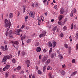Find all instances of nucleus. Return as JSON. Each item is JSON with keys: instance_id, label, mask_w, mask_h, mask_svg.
<instances>
[{"instance_id": "nucleus-47", "label": "nucleus", "mask_w": 78, "mask_h": 78, "mask_svg": "<svg viewBox=\"0 0 78 78\" xmlns=\"http://www.w3.org/2000/svg\"><path fill=\"white\" fill-rule=\"evenodd\" d=\"M25 10H26V9H25V8L24 7L23 8V12L24 13L25 12Z\"/></svg>"}, {"instance_id": "nucleus-37", "label": "nucleus", "mask_w": 78, "mask_h": 78, "mask_svg": "<svg viewBox=\"0 0 78 78\" xmlns=\"http://www.w3.org/2000/svg\"><path fill=\"white\" fill-rule=\"evenodd\" d=\"M71 29H73V23H72L71 24Z\"/></svg>"}, {"instance_id": "nucleus-45", "label": "nucleus", "mask_w": 78, "mask_h": 78, "mask_svg": "<svg viewBox=\"0 0 78 78\" xmlns=\"http://www.w3.org/2000/svg\"><path fill=\"white\" fill-rule=\"evenodd\" d=\"M57 7L58 6L56 5H55V6L54 7V8H55V9H56Z\"/></svg>"}, {"instance_id": "nucleus-32", "label": "nucleus", "mask_w": 78, "mask_h": 78, "mask_svg": "<svg viewBox=\"0 0 78 78\" xmlns=\"http://www.w3.org/2000/svg\"><path fill=\"white\" fill-rule=\"evenodd\" d=\"M31 41V39H28L27 41V43H30V42Z\"/></svg>"}, {"instance_id": "nucleus-43", "label": "nucleus", "mask_w": 78, "mask_h": 78, "mask_svg": "<svg viewBox=\"0 0 78 78\" xmlns=\"http://www.w3.org/2000/svg\"><path fill=\"white\" fill-rule=\"evenodd\" d=\"M75 59H73L72 60V62L73 63H75Z\"/></svg>"}, {"instance_id": "nucleus-38", "label": "nucleus", "mask_w": 78, "mask_h": 78, "mask_svg": "<svg viewBox=\"0 0 78 78\" xmlns=\"http://www.w3.org/2000/svg\"><path fill=\"white\" fill-rule=\"evenodd\" d=\"M9 35H11L12 34V30H10L9 31Z\"/></svg>"}, {"instance_id": "nucleus-58", "label": "nucleus", "mask_w": 78, "mask_h": 78, "mask_svg": "<svg viewBox=\"0 0 78 78\" xmlns=\"http://www.w3.org/2000/svg\"><path fill=\"white\" fill-rule=\"evenodd\" d=\"M22 39H25V36H23L22 37Z\"/></svg>"}, {"instance_id": "nucleus-1", "label": "nucleus", "mask_w": 78, "mask_h": 78, "mask_svg": "<svg viewBox=\"0 0 78 78\" xmlns=\"http://www.w3.org/2000/svg\"><path fill=\"white\" fill-rule=\"evenodd\" d=\"M4 23H5V27H6V28L8 27V28L7 29V31H9V28H10V27H11V23L8 21L7 19H5Z\"/></svg>"}, {"instance_id": "nucleus-17", "label": "nucleus", "mask_w": 78, "mask_h": 78, "mask_svg": "<svg viewBox=\"0 0 78 78\" xmlns=\"http://www.w3.org/2000/svg\"><path fill=\"white\" fill-rule=\"evenodd\" d=\"M52 69V68L50 66H49L47 69L48 70H51Z\"/></svg>"}, {"instance_id": "nucleus-15", "label": "nucleus", "mask_w": 78, "mask_h": 78, "mask_svg": "<svg viewBox=\"0 0 78 78\" xmlns=\"http://www.w3.org/2000/svg\"><path fill=\"white\" fill-rule=\"evenodd\" d=\"M53 45H52V46L54 48H55V47H56V43L54 41L53 43Z\"/></svg>"}, {"instance_id": "nucleus-11", "label": "nucleus", "mask_w": 78, "mask_h": 78, "mask_svg": "<svg viewBox=\"0 0 78 78\" xmlns=\"http://www.w3.org/2000/svg\"><path fill=\"white\" fill-rule=\"evenodd\" d=\"M52 74L51 73H50L48 74V76L49 78H54V76H52Z\"/></svg>"}, {"instance_id": "nucleus-29", "label": "nucleus", "mask_w": 78, "mask_h": 78, "mask_svg": "<svg viewBox=\"0 0 78 78\" xmlns=\"http://www.w3.org/2000/svg\"><path fill=\"white\" fill-rule=\"evenodd\" d=\"M44 36V35H43L42 34H41L40 35H39V37H43Z\"/></svg>"}, {"instance_id": "nucleus-24", "label": "nucleus", "mask_w": 78, "mask_h": 78, "mask_svg": "<svg viewBox=\"0 0 78 78\" xmlns=\"http://www.w3.org/2000/svg\"><path fill=\"white\" fill-rule=\"evenodd\" d=\"M51 51H52V48H51L49 51V55L50 54H51Z\"/></svg>"}, {"instance_id": "nucleus-9", "label": "nucleus", "mask_w": 78, "mask_h": 78, "mask_svg": "<svg viewBox=\"0 0 78 78\" xmlns=\"http://www.w3.org/2000/svg\"><path fill=\"white\" fill-rule=\"evenodd\" d=\"M41 50V48L40 47H38L37 48L36 51L37 52H40Z\"/></svg>"}, {"instance_id": "nucleus-39", "label": "nucleus", "mask_w": 78, "mask_h": 78, "mask_svg": "<svg viewBox=\"0 0 78 78\" xmlns=\"http://www.w3.org/2000/svg\"><path fill=\"white\" fill-rule=\"evenodd\" d=\"M35 7H37V6H38V4H37V3H35Z\"/></svg>"}, {"instance_id": "nucleus-27", "label": "nucleus", "mask_w": 78, "mask_h": 78, "mask_svg": "<svg viewBox=\"0 0 78 78\" xmlns=\"http://www.w3.org/2000/svg\"><path fill=\"white\" fill-rule=\"evenodd\" d=\"M37 72L39 75H41L42 74V72L40 70H38Z\"/></svg>"}, {"instance_id": "nucleus-21", "label": "nucleus", "mask_w": 78, "mask_h": 78, "mask_svg": "<svg viewBox=\"0 0 78 78\" xmlns=\"http://www.w3.org/2000/svg\"><path fill=\"white\" fill-rule=\"evenodd\" d=\"M19 42L18 41H14V44H16V45H19Z\"/></svg>"}, {"instance_id": "nucleus-50", "label": "nucleus", "mask_w": 78, "mask_h": 78, "mask_svg": "<svg viewBox=\"0 0 78 78\" xmlns=\"http://www.w3.org/2000/svg\"><path fill=\"white\" fill-rule=\"evenodd\" d=\"M24 27H25V25H22V26L21 27V28L22 29H23V28H24Z\"/></svg>"}, {"instance_id": "nucleus-42", "label": "nucleus", "mask_w": 78, "mask_h": 78, "mask_svg": "<svg viewBox=\"0 0 78 78\" xmlns=\"http://www.w3.org/2000/svg\"><path fill=\"white\" fill-rule=\"evenodd\" d=\"M12 78H16V75L13 74L12 75Z\"/></svg>"}, {"instance_id": "nucleus-40", "label": "nucleus", "mask_w": 78, "mask_h": 78, "mask_svg": "<svg viewBox=\"0 0 78 78\" xmlns=\"http://www.w3.org/2000/svg\"><path fill=\"white\" fill-rule=\"evenodd\" d=\"M76 73H77L76 71H75L74 72H73V75H75L76 74Z\"/></svg>"}, {"instance_id": "nucleus-64", "label": "nucleus", "mask_w": 78, "mask_h": 78, "mask_svg": "<svg viewBox=\"0 0 78 78\" xmlns=\"http://www.w3.org/2000/svg\"><path fill=\"white\" fill-rule=\"evenodd\" d=\"M25 19H28V16H26L25 17Z\"/></svg>"}, {"instance_id": "nucleus-56", "label": "nucleus", "mask_w": 78, "mask_h": 78, "mask_svg": "<svg viewBox=\"0 0 78 78\" xmlns=\"http://www.w3.org/2000/svg\"><path fill=\"white\" fill-rule=\"evenodd\" d=\"M70 53H71V51L70 50H69V52H68V54L69 55H70Z\"/></svg>"}, {"instance_id": "nucleus-48", "label": "nucleus", "mask_w": 78, "mask_h": 78, "mask_svg": "<svg viewBox=\"0 0 78 78\" xmlns=\"http://www.w3.org/2000/svg\"><path fill=\"white\" fill-rule=\"evenodd\" d=\"M41 58H42V55H40L39 56V59H41Z\"/></svg>"}, {"instance_id": "nucleus-25", "label": "nucleus", "mask_w": 78, "mask_h": 78, "mask_svg": "<svg viewBox=\"0 0 78 78\" xmlns=\"http://www.w3.org/2000/svg\"><path fill=\"white\" fill-rule=\"evenodd\" d=\"M12 62L13 63H16V60L14 59H13L12 60Z\"/></svg>"}, {"instance_id": "nucleus-5", "label": "nucleus", "mask_w": 78, "mask_h": 78, "mask_svg": "<svg viewBox=\"0 0 78 78\" xmlns=\"http://www.w3.org/2000/svg\"><path fill=\"white\" fill-rule=\"evenodd\" d=\"M47 58H48V56H44V58H43L42 60V63H43V62H45L47 59Z\"/></svg>"}, {"instance_id": "nucleus-33", "label": "nucleus", "mask_w": 78, "mask_h": 78, "mask_svg": "<svg viewBox=\"0 0 78 78\" xmlns=\"http://www.w3.org/2000/svg\"><path fill=\"white\" fill-rule=\"evenodd\" d=\"M39 45V42H37L35 44L36 46H38Z\"/></svg>"}, {"instance_id": "nucleus-26", "label": "nucleus", "mask_w": 78, "mask_h": 78, "mask_svg": "<svg viewBox=\"0 0 78 78\" xmlns=\"http://www.w3.org/2000/svg\"><path fill=\"white\" fill-rule=\"evenodd\" d=\"M42 34L45 36V34H46V31H43Z\"/></svg>"}, {"instance_id": "nucleus-46", "label": "nucleus", "mask_w": 78, "mask_h": 78, "mask_svg": "<svg viewBox=\"0 0 78 78\" xmlns=\"http://www.w3.org/2000/svg\"><path fill=\"white\" fill-rule=\"evenodd\" d=\"M43 51L44 53H45V52H46V51H47V50L45 49H44L43 50Z\"/></svg>"}, {"instance_id": "nucleus-2", "label": "nucleus", "mask_w": 78, "mask_h": 78, "mask_svg": "<svg viewBox=\"0 0 78 78\" xmlns=\"http://www.w3.org/2000/svg\"><path fill=\"white\" fill-rule=\"evenodd\" d=\"M10 56L8 55H6V56H4L3 58V60L2 61V62H5L7 60V59H10L11 58H12V55H10Z\"/></svg>"}, {"instance_id": "nucleus-60", "label": "nucleus", "mask_w": 78, "mask_h": 78, "mask_svg": "<svg viewBox=\"0 0 78 78\" xmlns=\"http://www.w3.org/2000/svg\"><path fill=\"white\" fill-rule=\"evenodd\" d=\"M5 35L6 36H8V32H7V31H6V32Z\"/></svg>"}, {"instance_id": "nucleus-52", "label": "nucleus", "mask_w": 78, "mask_h": 78, "mask_svg": "<svg viewBox=\"0 0 78 78\" xmlns=\"http://www.w3.org/2000/svg\"><path fill=\"white\" fill-rule=\"evenodd\" d=\"M47 0H44L43 1V3H45V2H47Z\"/></svg>"}, {"instance_id": "nucleus-19", "label": "nucleus", "mask_w": 78, "mask_h": 78, "mask_svg": "<svg viewBox=\"0 0 78 78\" xmlns=\"http://www.w3.org/2000/svg\"><path fill=\"white\" fill-rule=\"evenodd\" d=\"M13 17V13H10L9 16V18H12Z\"/></svg>"}, {"instance_id": "nucleus-14", "label": "nucleus", "mask_w": 78, "mask_h": 78, "mask_svg": "<svg viewBox=\"0 0 78 78\" xmlns=\"http://www.w3.org/2000/svg\"><path fill=\"white\" fill-rule=\"evenodd\" d=\"M62 16V15H61L59 16V21H61V20L63 18V16Z\"/></svg>"}, {"instance_id": "nucleus-61", "label": "nucleus", "mask_w": 78, "mask_h": 78, "mask_svg": "<svg viewBox=\"0 0 78 78\" xmlns=\"http://www.w3.org/2000/svg\"><path fill=\"white\" fill-rule=\"evenodd\" d=\"M74 13H75V12H76V9H74Z\"/></svg>"}, {"instance_id": "nucleus-28", "label": "nucleus", "mask_w": 78, "mask_h": 78, "mask_svg": "<svg viewBox=\"0 0 78 78\" xmlns=\"http://www.w3.org/2000/svg\"><path fill=\"white\" fill-rule=\"evenodd\" d=\"M64 47H65V48H66L69 47V46H68V45L67 44H64Z\"/></svg>"}, {"instance_id": "nucleus-18", "label": "nucleus", "mask_w": 78, "mask_h": 78, "mask_svg": "<svg viewBox=\"0 0 78 78\" xmlns=\"http://www.w3.org/2000/svg\"><path fill=\"white\" fill-rule=\"evenodd\" d=\"M48 47H51L52 46V44H51V42H49L48 43Z\"/></svg>"}, {"instance_id": "nucleus-35", "label": "nucleus", "mask_w": 78, "mask_h": 78, "mask_svg": "<svg viewBox=\"0 0 78 78\" xmlns=\"http://www.w3.org/2000/svg\"><path fill=\"white\" fill-rule=\"evenodd\" d=\"M22 56H24V55H25V52L24 51H22Z\"/></svg>"}, {"instance_id": "nucleus-7", "label": "nucleus", "mask_w": 78, "mask_h": 78, "mask_svg": "<svg viewBox=\"0 0 78 78\" xmlns=\"http://www.w3.org/2000/svg\"><path fill=\"white\" fill-rule=\"evenodd\" d=\"M65 23L64 22V21H63L62 22H59L58 21V25H61V26H62V25H64Z\"/></svg>"}, {"instance_id": "nucleus-20", "label": "nucleus", "mask_w": 78, "mask_h": 78, "mask_svg": "<svg viewBox=\"0 0 78 78\" xmlns=\"http://www.w3.org/2000/svg\"><path fill=\"white\" fill-rule=\"evenodd\" d=\"M10 67V65H8L5 66V68H6V69H8Z\"/></svg>"}, {"instance_id": "nucleus-8", "label": "nucleus", "mask_w": 78, "mask_h": 78, "mask_svg": "<svg viewBox=\"0 0 78 78\" xmlns=\"http://www.w3.org/2000/svg\"><path fill=\"white\" fill-rule=\"evenodd\" d=\"M60 14H63L64 12H65V11L64 9L63 8H62L60 11Z\"/></svg>"}, {"instance_id": "nucleus-4", "label": "nucleus", "mask_w": 78, "mask_h": 78, "mask_svg": "<svg viewBox=\"0 0 78 78\" xmlns=\"http://www.w3.org/2000/svg\"><path fill=\"white\" fill-rule=\"evenodd\" d=\"M35 12L33 11L32 12H30V16L31 17H32V18H34V17L35 16Z\"/></svg>"}, {"instance_id": "nucleus-57", "label": "nucleus", "mask_w": 78, "mask_h": 78, "mask_svg": "<svg viewBox=\"0 0 78 78\" xmlns=\"http://www.w3.org/2000/svg\"><path fill=\"white\" fill-rule=\"evenodd\" d=\"M43 69H46V66H44L43 67Z\"/></svg>"}, {"instance_id": "nucleus-12", "label": "nucleus", "mask_w": 78, "mask_h": 78, "mask_svg": "<svg viewBox=\"0 0 78 78\" xmlns=\"http://www.w3.org/2000/svg\"><path fill=\"white\" fill-rule=\"evenodd\" d=\"M58 58L60 59H63V56L61 54H59L58 55Z\"/></svg>"}, {"instance_id": "nucleus-51", "label": "nucleus", "mask_w": 78, "mask_h": 78, "mask_svg": "<svg viewBox=\"0 0 78 78\" xmlns=\"http://www.w3.org/2000/svg\"><path fill=\"white\" fill-rule=\"evenodd\" d=\"M78 49V44H77L76 45V50H77Z\"/></svg>"}, {"instance_id": "nucleus-44", "label": "nucleus", "mask_w": 78, "mask_h": 78, "mask_svg": "<svg viewBox=\"0 0 78 78\" xmlns=\"http://www.w3.org/2000/svg\"><path fill=\"white\" fill-rule=\"evenodd\" d=\"M62 75H64L65 74V72H64V71H62Z\"/></svg>"}, {"instance_id": "nucleus-34", "label": "nucleus", "mask_w": 78, "mask_h": 78, "mask_svg": "<svg viewBox=\"0 0 78 78\" xmlns=\"http://www.w3.org/2000/svg\"><path fill=\"white\" fill-rule=\"evenodd\" d=\"M57 28V26L53 28V31H55V30H56Z\"/></svg>"}, {"instance_id": "nucleus-36", "label": "nucleus", "mask_w": 78, "mask_h": 78, "mask_svg": "<svg viewBox=\"0 0 78 78\" xmlns=\"http://www.w3.org/2000/svg\"><path fill=\"white\" fill-rule=\"evenodd\" d=\"M64 36V34H60V37H62Z\"/></svg>"}, {"instance_id": "nucleus-10", "label": "nucleus", "mask_w": 78, "mask_h": 78, "mask_svg": "<svg viewBox=\"0 0 78 78\" xmlns=\"http://www.w3.org/2000/svg\"><path fill=\"white\" fill-rule=\"evenodd\" d=\"M37 20H38L39 22H38V25H40L41 24V18L39 17H37Z\"/></svg>"}, {"instance_id": "nucleus-30", "label": "nucleus", "mask_w": 78, "mask_h": 78, "mask_svg": "<svg viewBox=\"0 0 78 78\" xmlns=\"http://www.w3.org/2000/svg\"><path fill=\"white\" fill-rule=\"evenodd\" d=\"M20 69H21V67L20 66H19L18 67L17 69V70H20Z\"/></svg>"}, {"instance_id": "nucleus-62", "label": "nucleus", "mask_w": 78, "mask_h": 78, "mask_svg": "<svg viewBox=\"0 0 78 78\" xmlns=\"http://www.w3.org/2000/svg\"><path fill=\"white\" fill-rule=\"evenodd\" d=\"M9 37H10V38H13V36H12V35L9 36Z\"/></svg>"}, {"instance_id": "nucleus-13", "label": "nucleus", "mask_w": 78, "mask_h": 78, "mask_svg": "<svg viewBox=\"0 0 78 78\" xmlns=\"http://www.w3.org/2000/svg\"><path fill=\"white\" fill-rule=\"evenodd\" d=\"M51 61V60L50 59H48L47 60V61H46V64H48L49 63H50V62Z\"/></svg>"}, {"instance_id": "nucleus-55", "label": "nucleus", "mask_w": 78, "mask_h": 78, "mask_svg": "<svg viewBox=\"0 0 78 78\" xmlns=\"http://www.w3.org/2000/svg\"><path fill=\"white\" fill-rule=\"evenodd\" d=\"M57 53H58V54H59L60 53V52H59V50H58L57 51Z\"/></svg>"}, {"instance_id": "nucleus-49", "label": "nucleus", "mask_w": 78, "mask_h": 78, "mask_svg": "<svg viewBox=\"0 0 78 78\" xmlns=\"http://www.w3.org/2000/svg\"><path fill=\"white\" fill-rule=\"evenodd\" d=\"M66 28H67V27L66 26H65L63 28V29H64V30H66Z\"/></svg>"}, {"instance_id": "nucleus-23", "label": "nucleus", "mask_w": 78, "mask_h": 78, "mask_svg": "<svg viewBox=\"0 0 78 78\" xmlns=\"http://www.w3.org/2000/svg\"><path fill=\"white\" fill-rule=\"evenodd\" d=\"M26 64H30V61L29 60H27L26 61Z\"/></svg>"}, {"instance_id": "nucleus-6", "label": "nucleus", "mask_w": 78, "mask_h": 78, "mask_svg": "<svg viewBox=\"0 0 78 78\" xmlns=\"http://www.w3.org/2000/svg\"><path fill=\"white\" fill-rule=\"evenodd\" d=\"M22 31V30L20 29H17V35H20V33Z\"/></svg>"}, {"instance_id": "nucleus-63", "label": "nucleus", "mask_w": 78, "mask_h": 78, "mask_svg": "<svg viewBox=\"0 0 78 78\" xmlns=\"http://www.w3.org/2000/svg\"><path fill=\"white\" fill-rule=\"evenodd\" d=\"M6 68H5V67H4L3 69V71H5V70H6Z\"/></svg>"}, {"instance_id": "nucleus-41", "label": "nucleus", "mask_w": 78, "mask_h": 78, "mask_svg": "<svg viewBox=\"0 0 78 78\" xmlns=\"http://www.w3.org/2000/svg\"><path fill=\"white\" fill-rule=\"evenodd\" d=\"M67 18H65L64 21V22L65 23L66 22H67Z\"/></svg>"}, {"instance_id": "nucleus-16", "label": "nucleus", "mask_w": 78, "mask_h": 78, "mask_svg": "<svg viewBox=\"0 0 78 78\" xmlns=\"http://www.w3.org/2000/svg\"><path fill=\"white\" fill-rule=\"evenodd\" d=\"M73 16V10H72L70 13V16L71 17H72Z\"/></svg>"}, {"instance_id": "nucleus-54", "label": "nucleus", "mask_w": 78, "mask_h": 78, "mask_svg": "<svg viewBox=\"0 0 78 78\" xmlns=\"http://www.w3.org/2000/svg\"><path fill=\"white\" fill-rule=\"evenodd\" d=\"M20 50L19 51H18V55L19 56V55H20Z\"/></svg>"}, {"instance_id": "nucleus-53", "label": "nucleus", "mask_w": 78, "mask_h": 78, "mask_svg": "<svg viewBox=\"0 0 78 78\" xmlns=\"http://www.w3.org/2000/svg\"><path fill=\"white\" fill-rule=\"evenodd\" d=\"M14 33H15V34H17V30H15V31Z\"/></svg>"}, {"instance_id": "nucleus-22", "label": "nucleus", "mask_w": 78, "mask_h": 78, "mask_svg": "<svg viewBox=\"0 0 78 78\" xmlns=\"http://www.w3.org/2000/svg\"><path fill=\"white\" fill-rule=\"evenodd\" d=\"M9 73V72H7L5 73V77L7 78L8 76L9 75L8 74Z\"/></svg>"}, {"instance_id": "nucleus-31", "label": "nucleus", "mask_w": 78, "mask_h": 78, "mask_svg": "<svg viewBox=\"0 0 78 78\" xmlns=\"http://www.w3.org/2000/svg\"><path fill=\"white\" fill-rule=\"evenodd\" d=\"M51 58H54V55L52 53H51Z\"/></svg>"}, {"instance_id": "nucleus-3", "label": "nucleus", "mask_w": 78, "mask_h": 78, "mask_svg": "<svg viewBox=\"0 0 78 78\" xmlns=\"http://www.w3.org/2000/svg\"><path fill=\"white\" fill-rule=\"evenodd\" d=\"M7 47H8V46L6 44L5 47H4V46H1V48L2 51H6L8 50Z\"/></svg>"}, {"instance_id": "nucleus-59", "label": "nucleus", "mask_w": 78, "mask_h": 78, "mask_svg": "<svg viewBox=\"0 0 78 78\" xmlns=\"http://www.w3.org/2000/svg\"><path fill=\"white\" fill-rule=\"evenodd\" d=\"M69 50L71 51V47H69L68 48Z\"/></svg>"}]
</instances>
